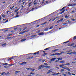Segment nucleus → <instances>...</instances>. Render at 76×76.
<instances>
[{"label":"nucleus","instance_id":"nucleus-3","mask_svg":"<svg viewBox=\"0 0 76 76\" xmlns=\"http://www.w3.org/2000/svg\"><path fill=\"white\" fill-rule=\"evenodd\" d=\"M26 64V62H23L21 63L20 64V65H23V64Z\"/></svg>","mask_w":76,"mask_h":76},{"label":"nucleus","instance_id":"nucleus-4","mask_svg":"<svg viewBox=\"0 0 76 76\" xmlns=\"http://www.w3.org/2000/svg\"><path fill=\"white\" fill-rule=\"evenodd\" d=\"M57 18H54L53 20V18H52L50 19V20H49V21H51V20H52V21H54V20H56V19Z\"/></svg>","mask_w":76,"mask_h":76},{"label":"nucleus","instance_id":"nucleus-38","mask_svg":"<svg viewBox=\"0 0 76 76\" xmlns=\"http://www.w3.org/2000/svg\"><path fill=\"white\" fill-rule=\"evenodd\" d=\"M13 65H14V64H9V66H13Z\"/></svg>","mask_w":76,"mask_h":76},{"label":"nucleus","instance_id":"nucleus-41","mask_svg":"<svg viewBox=\"0 0 76 76\" xmlns=\"http://www.w3.org/2000/svg\"><path fill=\"white\" fill-rule=\"evenodd\" d=\"M50 72H51V71H49L47 72V74H48V73H50Z\"/></svg>","mask_w":76,"mask_h":76},{"label":"nucleus","instance_id":"nucleus-40","mask_svg":"<svg viewBox=\"0 0 76 76\" xmlns=\"http://www.w3.org/2000/svg\"><path fill=\"white\" fill-rule=\"evenodd\" d=\"M64 52H62L59 53L60 55L61 54H63V53H64Z\"/></svg>","mask_w":76,"mask_h":76},{"label":"nucleus","instance_id":"nucleus-23","mask_svg":"<svg viewBox=\"0 0 76 76\" xmlns=\"http://www.w3.org/2000/svg\"><path fill=\"white\" fill-rule=\"evenodd\" d=\"M50 66H45V68H50Z\"/></svg>","mask_w":76,"mask_h":76},{"label":"nucleus","instance_id":"nucleus-17","mask_svg":"<svg viewBox=\"0 0 76 76\" xmlns=\"http://www.w3.org/2000/svg\"><path fill=\"white\" fill-rule=\"evenodd\" d=\"M3 65H5V66H7L8 65V63L3 64Z\"/></svg>","mask_w":76,"mask_h":76},{"label":"nucleus","instance_id":"nucleus-19","mask_svg":"<svg viewBox=\"0 0 76 76\" xmlns=\"http://www.w3.org/2000/svg\"><path fill=\"white\" fill-rule=\"evenodd\" d=\"M62 68L64 69H67V67H66V66H65L63 67Z\"/></svg>","mask_w":76,"mask_h":76},{"label":"nucleus","instance_id":"nucleus-42","mask_svg":"<svg viewBox=\"0 0 76 76\" xmlns=\"http://www.w3.org/2000/svg\"><path fill=\"white\" fill-rule=\"evenodd\" d=\"M69 17L67 16V15H66L65 17V18H68Z\"/></svg>","mask_w":76,"mask_h":76},{"label":"nucleus","instance_id":"nucleus-26","mask_svg":"<svg viewBox=\"0 0 76 76\" xmlns=\"http://www.w3.org/2000/svg\"><path fill=\"white\" fill-rule=\"evenodd\" d=\"M62 75L63 76H67V75L66 74H64V73H62Z\"/></svg>","mask_w":76,"mask_h":76},{"label":"nucleus","instance_id":"nucleus-16","mask_svg":"<svg viewBox=\"0 0 76 76\" xmlns=\"http://www.w3.org/2000/svg\"><path fill=\"white\" fill-rule=\"evenodd\" d=\"M57 59V60H60V61L62 60V58H58Z\"/></svg>","mask_w":76,"mask_h":76},{"label":"nucleus","instance_id":"nucleus-7","mask_svg":"<svg viewBox=\"0 0 76 76\" xmlns=\"http://www.w3.org/2000/svg\"><path fill=\"white\" fill-rule=\"evenodd\" d=\"M45 31H48V28H46L44 30Z\"/></svg>","mask_w":76,"mask_h":76},{"label":"nucleus","instance_id":"nucleus-18","mask_svg":"<svg viewBox=\"0 0 76 76\" xmlns=\"http://www.w3.org/2000/svg\"><path fill=\"white\" fill-rule=\"evenodd\" d=\"M41 66H39L38 70H40L41 68Z\"/></svg>","mask_w":76,"mask_h":76},{"label":"nucleus","instance_id":"nucleus-57","mask_svg":"<svg viewBox=\"0 0 76 76\" xmlns=\"http://www.w3.org/2000/svg\"><path fill=\"white\" fill-rule=\"evenodd\" d=\"M72 20H73V21H75V19H72Z\"/></svg>","mask_w":76,"mask_h":76},{"label":"nucleus","instance_id":"nucleus-48","mask_svg":"<svg viewBox=\"0 0 76 76\" xmlns=\"http://www.w3.org/2000/svg\"><path fill=\"white\" fill-rule=\"evenodd\" d=\"M53 70L52 69H50L49 70V71H50V72H51V71H53Z\"/></svg>","mask_w":76,"mask_h":76},{"label":"nucleus","instance_id":"nucleus-44","mask_svg":"<svg viewBox=\"0 0 76 76\" xmlns=\"http://www.w3.org/2000/svg\"><path fill=\"white\" fill-rule=\"evenodd\" d=\"M72 54V52L67 53L66 54Z\"/></svg>","mask_w":76,"mask_h":76},{"label":"nucleus","instance_id":"nucleus-59","mask_svg":"<svg viewBox=\"0 0 76 76\" xmlns=\"http://www.w3.org/2000/svg\"><path fill=\"white\" fill-rule=\"evenodd\" d=\"M71 45H70V44H68V46L69 47H70L71 46Z\"/></svg>","mask_w":76,"mask_h":76},{"label":"nucleus","instance_id":"nucleus-24","mask_svg":"<svg viewBox=\"0 0 76 76\" xmlns=\"http://www.w3.org/2000/svg\"><path fill=\"white\" fill-rule=\"evenodd\" d=\"M65 11V10H63L61 12V14H62V13H64V12Z\"/></svg>","mask_w":76,"mask_h":76},{"label":"nucleus","instance_id":"nucleus-49","mask_svg":"<svg viewBox=\"0 0 76 76\" xmlns=\"http://www.w3.org/2000/svg\"><path fill=\"white\" fill-rule=\"evenodd\" d=\"M75 11L73 10V11L72 12V13H75Z\"/></svg>","mask_w":76,"mask_h":76},{"label":"nucleus","instance_id":"nucleus-39","mask_svg":"<svg viewBox=\"0 0 76 76\" xmlns=\"http://www.w3.org/2000/svg\"><path fill=\"white\" fill-rule=\"evenodd\" d=\"M44 64L45 66H48V64L47 63H45Z\"/></svg>","mask_w":76,"mask_h":76},{"label":"nucleus","instance_id":"nucleus-10","mask_svg":"<svg viewBox=\"0 0 76 76\" xmlns=\"http://www.w3.org/2000/svg\"><path fill=\"white\" fill-rule=\"evenodd\" d=\"M31 71H34L35 69H34V68H31Z\"/></svg>","mask_w":76,"mask_h":76},{"label":"nucleus","instance_id":"nucleus-46","mask_svg":"<svg viewBox=\"0 0 76 76\" xmlns=\"http://www.w3.org/2000/svg\"><path fill=\"white\" fill-rule=\"evenodd\" d=\"M74 45V43H72V44L70 46H73Z\"/></svg>","mask_w":76,"mask_h":76},{"label":"nucleus","instance_id":"nucleus-64","mask_svg":"<svg viewBox=\"0 0 76 76\" xmlns=\"http://www.w3.org/2000/svg\"><path fill=\"white\" fill-rule=\"evenodd\" d=\"M72 47H73V48H75V47H76V45L75 46H73Z\"/></svg>","mask_w":76,"mask_h":76},{"label":"nucleus","instance_id":"nucleus-8","mask_svg":"<svg viewBox=\"0 0 76 76\" xmlns=\"http://www.w3.org/2000/svg\"><path fill=\"white\" fill-rule=\"evenodd\" d=\"M26 39H23L21 40V42H23V41H26Z\"/></svg>","mask_w":76,"mask_h":76},{"label":"nucleus","instance_id":"nucleus-54","mask_svg":"<svg viewBox=\"0 0 76 76\" xmlns=\"http://www.w3.org/2000/svg\"><path fill=\"white\" fill-rule=\"evenodd\" d=\"M37 37V35H33V37Z\"/></svg>","mask_w":76,"mask_h":76},{"label":"nucleus","instance_id":"nucleus-6","mask_svg":"<svg viewBox=\"0 0 76 76\" xmlns=\"http://www.w3.org/2000/svg\"><path fill=\"white\" fill-rule=\"evenodd\" d=\"M51 56H57V53H55L51 55Z\"/></svg>","mask_w":76,"mask_h":76},{"label":"nucleus","instance_id":"nucleus-20","mask_svg":"<svg viewBox=\"0 0 76 76\" xmlns=\"http://www.w3.org/2000/svg\"><path fill=\"white\" fill-rule=\"evenodd\" d=\"M60 63H65V61H61L59 62Z\"/></svg>","mask_w":76,"mask_h":76},{"label":"nucleus","instance_id":"nucleus-5","mask_svg":"<svg viewBox=\"0 0 76 76\" xmlns=\"http://www.w3.org/2000/svg\"><path fill=\"white\" fill-rule=\"evenodd\" d=\"M44 34V33L43 32H41L40 33L38 34V35H42Z\"/></svg>","mask_w":76,"mask_h":76},{"label":"nucleus","instance_id":"nucleus-60","mask_svg":"<svg viewBox=\"0 0 76 76\" xmlns=\"http://www.w3.org/2000/svg\"><path fill=\"white\" fill-rule=\"evenodd\" d=\"M69 42V41H68L67 42H64V43H67V42Z\"/></svg>","mask_w":76,"mask_h":76},{"label":"nucleus","instance_id":"nucleus-50","mask_svg":"<svg viewBox=\"0 0 76 76\" xmlns=\"http://www.w3.org/2000/svg\"><path fill=\"white\" fill-rule=\"evenodd\" d=\"M60 20H58V21H57V23H59V22H60Z\"/></svg>","mask_w":76,"mask_h":76},{"label":"nucleus","instance_id":"nucleus-58","mask_svg":"<svg viewBox=\"0 0 76 76\" xmlns=\"http://www.w3.org/2000/svg\"><path fill=\"white\" fill-rule=\"evenodd\" d=\"M34 58L33 56H32V57H30L29 58Z\"/></svg>","mask_w":76,"mask_h":76},{"label":"nucleus","instance_id":"nucleus-33","mask_svg":"<svg viewBox=\"0 0 76 76\" xmlns=\"http://www.w3.org/2000/svg\"><path fill=\"white\" fill-rule=\"evenodd\" d=\"M2 17L3 18H5V16H6L5 15H2Z\"/></svg>","mask_w":76,"mask_h":76},{"label":"nucleus","instance_id":"nucleus-52","mask_svg":"<svg viewBox=\"0 0 76 76\" xmlns=\"http://www.w3.org/2000/svg\"><path fill=\"white\" fill-rule=\"evenodd\" d=\"M76 39V36L74 37V39Z\"/></svg>","mask_w":76,"mask_h":76},{"label":"nucleus","instance_id":"nucleus-32","mask_svg":"<svg viewBox=\"0 0 76 76\" xmlns=\"http://www.w3.org/2000/svg\"><path fill=\"white\" fill-rule=\"evenodd\" d=\"M68 74L69 75H71V73H70V72H68Z\"/></svg>","mask_w":76,"mask_h":76},{"label":"nucleus","instance_id":"nucleus-63","mask_svg":"<svg viewBox=\"0 0 76 76\" xmlns=\"http://www.w3.org/2000/svg\"><path fill=\"white\" fill-rule=\"evenodd\" d=\"M56 75V73H54V74H53L52 75Z\"/></svg>","mask_w":76,"mask_h":76},{"label":"nucleus","instance_id":"nucleus-43","mask_svg":"<svg viewBox=\"0 0 76 76\" xmlns=\"http://www.w3.org/2000/svg\"><path fill=\"white\" fill-rule=\"evenodd\" d=\"M13 58H14L13 57L10 58V60H12V59H13Z\"/></svg>","mask_w":76,"mask_h":76},{"label":"nucleus","instance_id":"nucleus-22","mask_svg":"<svg viewBox=\"0 0 76 76\" xmlns=\"http://www.w3.org/2000/svg\"><path fill=\"white\" fill-rule=\"evenodd\" d=\"M31 67L26 68V69H27L28 70H31Z\"/></svg>","mask_w":76,"mask_h":76},{"label":"nucleus","instance_id":"nucleus-56","mask_svg":"<svg viewBox=\"0 0 76 76\" xmlns=\"http://www.w3.org/2000/svg\"><path fill=\"white\" fill-rule=\"evenodd\" d=\"M72 63H73V64H76V62H72Z\"/></svg>","mask_w":76,"mask_h":76},{"label":"nucleus","instance_id":"nucleus-29","mask_svg":"<svg viewBox=\"0 0 76 76\" xmlns=\"http://www.w3.org/2000/svg\"><path fill=\"white\" fill-rule=\"evenodd\" d=\"M4 73H5L3 72V73H1V75H3H3H4Z\"/></svg>","mask_w":76,"mask_h":76},{"label":"nucleus","instance_id":"nucleus-27","mask_svg":"<svg viewBox=\"0 0 76 76\" xmlns=\"http://www.w3.org/2000/svg\"><path fill=\"white\" fill-rule=\"evenodd\" d=\"M50 48H46L44 50H49Z\"/></svg>","mask_w":76,"mask_h":76},{"label":"nucleus","instance_id":"nucleus-37","mask_svg":"<svg viewBox=\"0 0 76 76\" xmlns=\"http://www.w3.org/2000/svg\"><path fill=\"white\" fill-rule=\"evenodd\" d=\"M20 71H16L15 72V73H19Z\"/></svg>","mask_w":76,"mask_h":76},{"label":"nucleus","instance_id":"nucleus-30","mask_svg":"<svg viewBox=\"0 0 76 76\" xmlns=\"http://www.w3.org/2000/svg\"><path fill=\"white\" fill-rule=\"evenodd\" d=\"M11 38V37H8L6 38L5 39H10Z\"/></svg>","mask_w":76,"mask_h":76},{"label":"nucleus","instance_id":"nucleus-21","mask_svg":"<svg viewBox=\"0 0 76 76\" xmlns=\"http://www.w3.org/2000/svg\"><path fill=\"white\" fill-rule=\"evenodd\" d=\"M66 69V70H68V71H70L71 70H70V69H69L67 68Z\"/></svg>","mask_w":76,"mask_h":76},{"label":"nucleus","instance_id":"nucleus-55","mask_svg":"<svg viewBox=\"0 0 76 76\" xmlns=\"http://www.w3.org/2000/svg\"><path fill=\"white\" fill-rule=\"evenodd\" d=\"M58 61H59L57 60L55 61V63H57V62H58Z\"/></svg>","mask_w":76,"mask_h":76},{"label":"nucleus","instance_id":"nucleus-36","mask_svg":"<svg viewBox=\"0 0 76 76\" xmlns=\"http://www.w3.org/2000/svg\"><path fill=\"white\" fill-rule=\"evenodd\" d=\"M45 1V0H43L42 1V4H43V3H45L44 2Z\"/></svg>","mask_w":76,"mask_h":76},{"label":"nucleus","instance_id":"nucleus-2","mask_svg":"<svg viewBox=\"0 0 76 76\" xmlns=\"http://www.w3.org/2000/svg\"><path fill=\"white\" fill-rule=\"evenodd\" d=\"M59 49H56L55 50H53L52 51L53 53H54V52H56V51H58Z\"/></svg>","mask_w":76,"mask_h":76},{"label":"nucleus","instance_id":"nucleus-61","mask_svg":"<svg viewBox=\"0 0 76 76\" xmlns=\"http://www.w3.org/2000/svg\"><path fill=\"white\" fill-rule=\"evenodd\" d=\"M56 55H60V53H57Z\"/></svg>","mask_w":76,"mask_h":76},{"label":"nucleus","instance_id":"nucleus-28","mask_svg":"<svg viewBox=\"0 0 76 76\" xmlns=\"http://www.w3.org/2000/svg\"><path fill=\"white\" fill-rule=\"evenodd\" d=\"M53 27H54L53 26H52L50 27L49 28L50 29H53Z\"/></svg>","mask_w":76,"mask_h":76},{"label":"nucleus","instance_id":"nucleus-35","mask_svg":"<svg viewBox=\"0 0 76 76\" xmlns=\"http://www.w3.org/2000/svg\"><path fill=\"white\" fill-rule=\"evenodd\" d=\"M30 75H34V73L31 72L30 73Z\"/></svg>","mask_w":76,"mask_h":76},{"label":"nucleus","instance_id":"nucleus-53","mask_svg":"<svg viewBox=\"0 0 76 76\" xmlns=\"http://www.w3.org/2000/svg\"><path fill=\"white\" fill-rule=\"evenodd\" d=\"M72 75H74V76H76V75L75 74H72Z\"/></svg>","mask_w":76,"mask_h":76},{"label":"nucleus","instance_id":"nucleus-1","mask_svg":"<svg viewBox=\"0 0 76 76\" xmlns=\"http://www.w3.org/2000/svg\"><path fill=\"white\" fill-rule=\"evenodd\" d=\"M76 5V4H70L69 5H68V6H72V7H74V6H75Z\"/></svg>","mask_w":76,"mask_h":76},{"label":"nucleus","instance_id":"nucleus-45","mask_svg":"<svg viewBox=\"0 0 76 76\" xmlns=\"http://www.w3.org/2000/svg\"><path fill=\"white\" fill-rule=\"evenodd\" d=\"M60 20L61 22L63 21V18H62V19Z\"/></svg>","mask_w":76,"mask_h":76},{"label":"nucleus","instance_id":"nucleus-34","mask_svg":"<svg viewBox=\"0 0 76 76\" xmlns=\"http://www.w3.org/2000/svg\"><path fill=\"white\" fill-rule=\"evenodd\" d=\"M18 10H19V9L18 10H15V12H17Z\"/></svg>","mask_w":76,"mask_h":76},{"label":"nucleus","instance_id":"nucleus-15","mask_svg":"<svg viewBox=\"0 0 76 76\" xmlns=\"http://www.w3.org/2000/svg\"><path fill=\"white\" fill-rule=\"evenodd\" d=\"M32 4V2H30L29 3V7H31V6H32V5L31 4Z\"/></svg>","mask_w":76,"mask_h":76},{"label":"nucleus","instance_id":"nucleus-13","mask_svg":"<svg viewBox=\"0 0 76 76\" xmlns=\"http://www.w3.org/2000/svg\"><path fill=\"white\" fill-rule=\"evenodd\" d=\"M50 61H55L54 59V58H53L50 59Z\"/></svg>","mask_w":76,"mask_h":76},{"label":"nucleus","instance_id":"nucleus-9","mask_svg":"<svg viewBox=\"0 0 76 76\" xmlns=\"http://www.w3.org/2000/svg\"><path fill=\"white\" fill-rule=\"evenodd\" d=\"M65 66V64H62V65H61L60 66V67H63V66Z\"/></svg>","mask_w":76,"mask_h":76},{"label":"nucleus","instance_id":"nucleus-31","mask_svg":"<svg viewBox=\"0 0 76 76\" xmlns=\"http://www.w3.org/2000/svg\"><path fill=\"white\" fill-rule=\"evenodd\" d=\"M64 69H62L61 70V72H64Z\"/></svg>","mask_w":76,"mask_h":76},{"label":"nucleus","instance_id":"nucleus-62","mask_svg":"<svg viewBox=\"0 0 76 76\" xmlns=\"http://www.w3.org/2000/svg\"><path fill=\"white\" fill-rule=\"evenodd\" d=\"M37 2H36V3H34V5H35L37 4Z\"/></svg>","mask_w":76,"mask_h":76},{"label":"nucleus","instance_id":"nucleus-51","mask_svg":"<svg viewBox=\"0 0 76 76\" xmlns=\"http://www.w3.org/2000/svg\"><path fill=\"white\" fill-rule=\"evenodd\" d=\"M59 74H60V73L58 72L56 74V75H59Z\"/></svg>","mask_w":76,"mask_h":76},{"label":"nucleus","instance_id":"nucleus-25","mask_svg":"<svg viewBox=\"0 0 76 76\" xmlns=\"http://www.w3.org/2000/svg\"><path fill=\"white\" fill-rule=\"evenodd\" d=\"M6 43L3 44V45H2V47H5V46H6Z\"/></svg>","mask_w":76,"mask_h":76},{"label":"nucleus","instance_id":"nucleus-47","mask_svg":"<svg viewBox=\"0 0 76 76\" xmlns=\"http://www.w3.org/2000/svg\"><path fill=\"white\" fill-rule=\"evenodd\" d=\"M39 53V51H38L37 52L36 54H38Z\"/></svg>","mask_w":76,"mask_h":76},{"label":"nucleus","instance_id":"nucleus-12","mask_svg":"<svg viewBox=\"0 0 76 76\" xmlns=\"http://www.w3.org/2000/svg\"><path fill=\"white\" fill-rule=\"evenodd\" d=\"M65 64V66H69V65H70V63H68L67 64Z\"/></svg>","mask_w":76,"mask_h":76},{"label":"nucleus","instance_id":"nucleus-11","mask_svg":"<svg viewBox=\"0 0 76 76\" xmlns=\"http://www.w3.org/2000/svg\"><path fill=\"white\" fill-rule=\"evenodd\" d=\"M41 67H42V69H43V68H44V67H45V66L44 65H42L41 66Z\"/></svg>","mask_w":76,"mask_h":76},{"label":"nucleus","instance_id":"nucleus-14","mask_svg":"<svg viewBox=\"0 0 76 76\" xmlns=\"http://www.w3.org/2000/svg\"><path fill=\"white\" fill-rule=\"evenodd\" d=\"M72 54H76V52H71Z\"/></svg>","mask_w":76,"mask_h":76}]
</instances>
